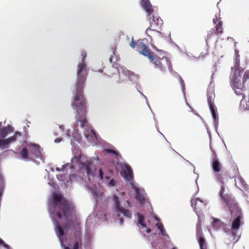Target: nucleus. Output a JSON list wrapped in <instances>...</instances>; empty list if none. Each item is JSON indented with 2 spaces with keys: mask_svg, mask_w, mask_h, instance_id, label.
I'll return each instance as SVG.
<instances>
[{
  "mask_svg": "<svg viewBox=\"0 0 249 249\" xmlns=\"http://www.w3.org/2000/svg\"><path fill=\"white\" fill-rule=\"evenodd\" d=\"M105 178H106V179H109V177H107V176H106V177H105Z\"/></svg>",
  "mask_w": 249,
  "mask_h": 249,
  "instance_id": "47",
  "label": "nucleus"
},
{
  "mask_svg": "<svg viewBox=\"0 0 249 249\" xmlns=\"http://www.w3.org/2000/svg\"><path fill=\"white\" fill-rule=\"evenodd\" d=\"M113 201L115 204L116 209L118 212L122 213L124 216L130 218L132 215L131 212L128 210L124 209L121 206L119 202V198L116 196H113Z\"/></svg>",
  "mask_w": 249,
  "mask_h": 249,
  "instance_id": "15",
  "label": "nucleus"
},
{
  "mask_svg": "<svg viewBox=\"0 0 249 249\" xmlns=\"http://www.w3.org/2000/svg\"><path fill=\"white\" fill-rule=\"evenodd\" d=\"M29 147L31 154L34 155V157L38 158L41 156L40 146L39 145L31 144Z\"/></svg>",
  "mask_w": 249,
  "mask_h": 249,
  "instance_id": "21",
  "label": "nucleus"
},
{
  "mask_svg": "<svg viewBox=\"0 0 249 249\" xmlns=\"http://www.w3.org/2000/svg\"><path fill=\"white\" fill-rule=\"evenodd\" d=\"M73 160H77V161H78L79 160V158H78L77 157H74L73 159H72Z\"/></svg>",
  "mask_w": 249,
  "mask_h": 249,
  "instance_id": "45",
  "label": "nucleus"
},
{
  "mask_svg": "<svg viewBox=\"0 0 249 249\" xmlns=\"http://www.w3.org/2000/svg\"><path fill=\"white\" fill-rule=\"evenodd\" d=\"M133 73L130 71H127V74L128 75H132Z\"/></svg>",
  "mask_w": 249,
  "mask_h": 249,
  "instance_id": "44",
  "label": "nucleus"
},
{
  "mask_svg": "<svg viewBox=\"0 0 249 249\" xmlns=\"http://www.w3.org/2000/svg\"><path fill=\"white\" fill-rule=\"evenodd\" d=\"M154 65V68L159 69L161 72H164L166 70L172 71V64L169 59L164 56V52L160 51V55L153 53L148 58Z\"/></svg>",
  "mask_w": 249,
  "mask_h": 249,
  "instance_id": "2",
  "label": "nucleus"
},
{
  "mask_svg": "<svg viewBox=\"0 0 249 249\" xmlns=\"http://www.w3.org/2000/svg\"><path fill=\"white\" fill-rule=\"evenodd\" d=\"M132 188L135 191V198L141 204H143L145 203V199L144 195L141 193L139 188L133 186Z\"/></svg>",
  "mask_w": 249,
  "mask_h": 249,
  "instance_id": "23",
  "label": "nucleus"
},
{
  "mask_svg": "<svg viewBox=\"0 0 249 249\" xmlns=\"http://www.w3.org/2000/svg\"><path fill=\"white\" fill-rule=\"evenodd\" d=\"M217 21V18L216 17H215L214 18H213V22L214 24H215Z\"/></svg>",
  "mask_w": 249,
  "mask_h": 249,
  "instance_id": "42",
  "label": "nucleus"
},
{
  "mask_svg": "<svg viewBox=\"0 0 249 249\" xmlns=\"http://www.w3.org/2000/svg\"><path fill=\"white\" fill-rule=\"evenodd\" d=\"M89 69L86 62L78 63L77 67L76 80L74 87L84 88L89 74Z\"/></svg>",
  "mask_w": 249,
  "mask_h": 249,
  "instance_id": "5",
  "label": "nucleus"
},
{
  "mask_svg": "<svg viewBox=\"0 0 249 249\" xmlns=\"http://www.w3.org/2000/svg\"><path fill=\"white\" fill-rule=\"evenodd\" d=\"M64 249H69V247H66L64 245Z\"/></svg>",
  "mask_w": 249,
  "mask_h": 249,
  "instance_id": "46",
  "label": "nucleus"
},
{
  "mask_svg": "<svg viewBox=\"0 0 249 249\" xmlns=\"http://www.w3.org/2000/svg\"><path fill=\"white\" fill-rule=\"evenodd\" d=\"M150 26L146 29V33L148 35L151 31L160 32L163 25L161 18L156 14L150 17Z\"/></svg>",
  "mask_w": 249,
  "mask_h": 249,
  "instance_id": "8",
  "label": "nucleus"
},
{
  "mask_svg": "<svg viewBox=\"0 0 249 249\" xmlns=\"http://www.w3.org/2000/svg\"><path fill=\"white\" fill-rule=\"evenodd\" d=\"M79 166L80 172L83 173H86L89 177L94 176L95 165L92 161L89 160H86L85 161H80Z\"/></svg>",
  "mask_w": 249,
  "mask_h": 249,
  "instance_id": "9",
  "label": "nucleus"
},
{
  "mask_svg": "<svg viewBox=\"0 0 249 249\" xmlns=\"http://www.w3.org/2000/svg\"><path fill=\"white\" fill-rule=\"evenodd\" d=\"M237 89H235V92L236 95H242L243 99L245 98V96L243 93H242V91L243 90H241V89H238L237 88H236Z\"/></svg>",
  "mask_w": 249,
  "mask_h": 249,
  "instance_id": "34",
  "label": "nucleus"
},
{
  "mask_svg": "<svg viewBox=\"0 0 249 249\" xmlns=\"http://www.w3.org/2000/svg\"><path fill=\"white\" fill-rule=\"evenodd\" d=\"M109 171L111 173V174H112V171L109 170Z\"/></svg>",
  "mask_w": 249,
  "mask_h": 249,
  "instance_id": "48",
  "label": "nucleus"
},
{
  "mask_svg": "<svg viewBox=\"0 0 249 249\" xmlns=\"http://www.w3.org/2000/svg\"><path fill=\"white\" fill-rule=\"evenodd\" d=\"M225 188L224 185L221 186L219 194L223 202L227 206L229 210L232 214L234 211L237 209V204L231 195L228 194H225Z\"/></svg>",
  "mask_w": 249,
  "mask_h": 249,
  "instance_id": "6",
  "label": "nucleus"
},
{
  "mask_svg": "<svg viewBox=\"0 0 249 249\" xmlns=\"http://www.w3.org/2000/svg\"><path fill=\"white\" fill-rule=\"evenodd\" d=\"M81 56L82 57V60L81 62H85V59L87 57V53L85 51H82L81 52Z\"/></svg>",
  "mask_w": 249,
  "mask_h": 249,
  "instance_id": "36",
  "label": "nucleus"
},
{
  "mask_svg": "<svg viewBox=\"0 0 249 249\" xmlns=\"http://www.w3.org/2000/svg\"><path fill=\"white\" fill-rule=\"evenodd\" d=\"M130 45L132 48L139 52L141 54L147 57L148 58L153 53L142 40L134 41L133 39Z\"/></svg>",
  "mask_w": 249,
  "mask_h": 249,
  "instance_id": "7",
  "label": "nucleus"
},
{
  "mask_svg": "<svg viewBox=\"0 0 249 249\" xmlns=\"http://www.w3.org/2000/svg\"><path fill=\"white\" fill-rule=\"evenodd\" d=\"M192 206L194 207L196 213L200 214L205 208L206 204L198 198H193L191 201Z\"/></svg>",
  "mask_w": 249,
  "mask_h": 249,
  "instance_id": "13",
  "label": "nucleus"
},
{
  "mask_svg": "<svg viewBox=\"0 0 249 249\" xmlns=\"http://www.w3.org/2000/svg\"><path fill=\"white\" fill-rule=\"evenodd\" d=\"M80 112H81L78 111L76 112L75 119L78 123H80V126L82 128H84L88 124V123L86 119V113H81L82 114H80Z\"/></svg>",
  "mask_w": 249,
  "mask_h": 249,
  "instance_id": "18",
  "label": "nucleus"
},
{
  "mask_svg": "<svg viewBox=\"0 0 249 249\" xmlns=\"http://www.w3.org/2000/svg\"><path fill=\"white\" fill-rule=\"evenodd\" d=\"M99 175L101 179H103L104 178V173L102 169H100L99 171Z\"/></svg>",
  "mask_w": 249,
  "mask_h": 249,
  "instance_id": "38",
  "label": "nucleus"
},
{
  "mask_svg": "<svg viewBox=\"0 0 249 249\" xmlns=\"http://www.w3.org/2000/svg\"><path fill=\"white\" fill-rule=\"evenodd\" d=\"M12 131V128L11 126L8 125L7 126L4 127L0 132V138H5L8 135V134Z\"/></svg>",
  "mask_w": 249,
  "mask_h": 249,
  "instance_id": "25",
  "label": "nucleus"
},
{
  "mask_svg": "<svg viewBox=\"0 0 249 249\" xmlns=\"http://www.w3.org/2000/svg\"><path fill=\"white\" fill-rule=\"evenodd\" d=\"M156 226L157 227V228L159 230H160L161 234H162V235L165 236H166L167 235L166 231H165V229L164 228V226H163V225H162V223H158L156 224Z\"/></svg>",
  "mask_w": 249,
  "mask_h": 249,
  "instance_id": "28",
  "label": "nucleus"
},
{
  "mask_svg": "<svg viewBox=\"0 0 249 249\" xmlns=\"http://www.w3.org/2000/svg\"><path fill=\"white\" fill-rule=\"evenodd\" d=\"M84 88L74 87L71 106L76 112L87 113V101L84 95Z\"/></svg>",
  "mask_w": 249,
  "mask_h": 249,
  "instance_id": "3",
  "label": "nucleus"
},
{
  "mask_svg": "<svg viewBox=\"0 0 249 249\" xmlns=\"http://www.w3.org/2000/svg\"><path fill=\"white\" fill-rule=\"evenodd\" d=\"M243 72V70L242 69H235L233 73L231 74L230 77L232 86L241 90H244L246 86L249 85V70L245 72L241 82V78Z\"/></svg>",
  "mask_w": 249,
  "mask_h": 249,
  "instance_id": "4",
  "label": "nucleus"
},
{
  "mask_svg": "<svg viewBox=\"0 0 249 249\" xmlns=\"http://www.w3.org/2000/svg\"><path fill=\"white\" fill-rule=\"evenodd\" d=\"M241 217L238 216L232 222L231 229H229L227 231V233L231 236L233 240H235L236 237L238 236L237 230L241 226Z\"/></svg>",
  "mask_w": 249,
  "mask_h": 249,
  "instance_id": "10",
  "label": "nucleus"
},
{
  "mask_svg": "<svg viewBox=\"0 0 249 249\" xmlns=\"http://www.w3.org/2000/svg\"><path fill=\"white\" fill-rule=\"evenodd\" d=\"M221 225V222L219 219H213L212 224L213 228L217 229Z\"/></svg>",
  "mask_w": 249,
  "mask_h": 249,
  "instance_id": "29",
  "label": "nucleus"
},
{
  "mask_svg": "<svg viewBox=\"0 0 249 249\" xmlns=\"http://www.w3.org/2000/svg\"><path fill=\"white\" fill-rule=\"evenodd\" d=\"M105 150H106V152L107 153L112 154L115 155L116 156H118V152H116L115 150H112V149H107Z\"/></svg>",
  "mask_w": 249,
  "mask_h": 249,
  "instance_id": "35",
  "label": "nucleus"
},
{
  "mask_svg": "<svg viewBox=\"0 0 249 249\" xmlns=\"http://www.w3.org/2000/svg\"><path fill=\"white\" fill-rule=\"evenodd\" d=\"M91 135H92L94 138L97 139V136L96 132L92 129H91L90 131H86L84 132L85 137L88 140H91Z\"/></svg>",
  "mask_w": 249,
  "mask_h": 249,
  "instance_id": "27",
  "label": "nucleus"
},
{
  "mask_svg": "<svg viewBox=\"0 0 249 249\" xmlns=\"http://www.w3.org/2000/svg\"><path fill=\"white\" fill-rule=\"evenodd\" d=\"M61 141V139H56L54 141L55 142H59Z\"/></svg>",
  "mask_w": 249,
  "mask_h": 249,
  "instance_id": "43",
  "label": "nucleus"
},
{
  "mask_svg": "<svg viewBox=\"0 0 249 249\" xmlns=\"http://www.w3.org/2000/svg\"><path fill=\"white\" fill-rule=\"evenodd\" d=\"M0 148H1V149L6 148L4 139H3V140L0 139Z\"/></svg>",
  "mask_w": 249,
  "mask_h": 249,
  "instance_id": "37",
  "label": "nucleus"
},
{
  "mask_svg": "<svg viewBox=\"0 0 249 249\" xmlns=\"http://www.w3.org/2000/svg\"><path fill=\"white\" fill-rule=\"evenodd\" d=\"M235 184L236 186L241 190L248 191L249 187L246 181L240 176H238L235 178Z\"/></svg>",
  "mask_w": 249,
  "mask_h": 249,
  "instance_id": "17",
  "label": "nucleus"
},
{
  "mask_svg": "<svg viewBox=\"0 0 249 249\" xmlns=\"http://www.w3.org/2000/svg\"><path fill=\"white\" fill-rule=\"evenodd\" d=\"M141 5L148 16H150L154 12V10L149 0H141Z\"/></svg>",
  "mask_w": 249,
  "mask_h": 249,
  "instance_id": "19",
  "label": "nucleus"
},
{
  "mask_svg": "<svg viewBox=\"0 0 249 249\" xmlns=\"http://www.w3.org/2000/svg\"><path fill=\"white\" fill-rule=\"evenodd\" d=\"M138 224L141 225L144 222V217L140 213H138Z\"/></svg>",
  "mask_w": 249,
  "mask_h": 249,
  "instance_id": "33",
  "label": "nucleus"
},
{
  "mask_svg": "<svg viewBox=\"0 0 249 249\" xmlns=\"http://www.w3.org/2000/svg\"><path fill=\"white\" fill-rule=\"evenodd\" d=\"M51 207L53 209L52 214L53 217L62 222L60 224L57 220L54 221L55 231L61 244H63L65 239L64 231H67L72 225L75 237L73 249H78L79 245H82L80 223L77 218L71 219V204L62 195L54 194L53 196Z\"/></svg>",
  "mask_w": 249,
  "mask_h": 249,
  "instance_id": "1",
  "label": "nucleus"
},
{
  "mask_svg": "<svg viewBox=\"0 0 249 249\" xmlns=\"http://www.w3.org/2000/svg\"><path fill=\"white\" fill-rule=\"evenodd\" d=\"M122 174L124 178L127 181H131L133 178V172L130 166L125 163H121Z\"/></svg>",
  "mask_w": 249,
  "mask_h": 249,
  "instance_id": "11",
  "label": "nucleus"
},
{
  "mask_svg": "<svg viewBox=\"0 0 249 249\" xmlns=\"http://www.w3.org/2000/svg\"><path fill=\"white\" fill-rule=\"evenodd\" d=\"M215 178L223 185L231 178L228 172L224 168L214 174Z\"/></svg>",
  "mask_w": 249,
  "mask_h": 249,
  "instance_id": "14",
  "label": "nucleus"
},
{
  "mask_svg": "<svg viewBox=\"0 0 249 249\" xmlns=\"http://www.w3.org/2000/svg\"><path fill=\"white\" fill-rule=\"evenodd\" d=\"M223 30L222 21H219L218 23L216 24V26L212 29L211 33L208 35V37H211L212 35L213 34V32H214V34H216L217 36H219L222 34Z\"/></svg>",
  "mask_w": 249,
  "mask_h": 249,
  "instance_id": "22",
  "label": "nucleus"
},
{
  "mask_svg": "<svg viewBox=\"0 0 249 249\" xmlns=\"http://www.w3.org/2000/svg\"><path fill=\"white\" fill-rule=\"evenodd\" d=\"M115 185V180L113 179H111L108 183V186L112 187Z\"/></svg>",
  "mask_w": 249,
  "mask_h": 249,
  "instance_id": "39",
  "label": "nucleus"
},
{
  "mask_svg": "<svg viewBox=\"0 0 249 249\" xmlns=\"http://www.w3.org/2000/svg\"><path fill=\"white\" fill-rule=\"evenodd\" d=\"M0 245H2L5 247L6 246V245L5 244L4 242L1 239H0Z\"/></svg>",
  "mask_w": 249,
  "mask_h": 249,
  "instance_id": "41",
  "label": "nucleus"
},
{
  "mask_svg": "<svg viewBox=\"0 0 249 249\" xmlns=\"http://www.w3.org/2000/svg\"><path fill=\"white\" fill-rule=\"evenodd\" d=\"M56 170L59 171V169L56 168Z\"/></svg>",
  "mask_w": 249,
  "mask_h": 249,
  "instance_id": "49",
  "label": "nucleus"
},
{
  "mask_svg": "<svg viewBox=\"0 0 249 249\" xmlns=\"http://www.w3.org/2000/svg\"><path fill=\"white\" fill-rule=\"evenodd\" d=\"M29 152L28 149L24 147L23 148L21 151L20 152V156L24 159H27L28 158Z\"/></svg>",
  "mask_w": 249,
  "mask_h": 249,
  "instance_id": "30",
  "label": "nucleus"
},
{
  "mask_svg": "<svg viewBox=\"0 0 249 249\" xmlns=\"http://www.w3.org/2000/svg\"><path fill=\"white\" fill-rule=\"evenodd\" d=\"M243 103V101L241 102V105L243 107L244 110H249V97L248 101L246 102L245 103Z\"/></svg>",
  "mask_w": 249,
  "mask_h": 249,
  "instance_id": "31",
  "label": "nucleus"
},
{
  "mask_svg": "<svg viewBox=\"0 0 249 249\" xmlns=\"http://www.w3.org/2000/svg\"><path fill=\"white\" fill-rule=\"evenodd\" d=\"M119 221V223H120V224H122L124 222V219L122 217L121 218H119L118 219Z\"/></svg>",
  "mask_w": 249,
  "mask_h": 249,
  "instance_id": "40",
  "label": "nucleus"
},
{
  "mask_svg": "<svg viewBox=\"0 0 249 249\" xmlns=\"http://www.w3.org/2000/svg\"><path fill=\"white\" fill-rule=\"evenodd\" d=\"M215 95L213 93H208L207 94V101L212 114L213 118L214 121L217 119V114L216 113V108L214 104V99Z\"/></svg>",
  "mask_w": 249,
  "mask_h": 249,
  "instance_id": "12",
  "label": "nucleus"
},
{
  "mask_svg": "<svg viewBox=\"0 0 249 249\" xmlns=\"http://www.w3.org/2000/svg\"><path fill=\"white\" fill-rule=\"evenodd\" d=\"M212 166L214 174L224 168L215 154L212 160Z\"/></svg>",
  "mask_w": 249,
  "mask_h": 249,
  "instance_id": "20",
  "label": "nucleus"
},
{
  "mask_svg": "<svg viewBox=\"0 0 249 249\" xmlns=\"http://www.w3.org/2000/svg\"><path fill=\"white\" fill-rule=\"evenodd\" d=\"M196 237L200 247V249H207L206 240L203 236L201 228H197Z\"/></svg>",
  "mask_w": 249,
  "mask_h": 249,
  "instance_id": "16",
  "label": "nucleus"
},
{
  "mask_svg": "<svg viewBox=\"0 0 249 249\" xmlns=\"http://www.w3.org/2000/svg\"><path fill=\"white\" fill-rule=\"evenodd\" d=\"M18 136L19 137L21 136V133L17 131L13 136L7 139H4L6 148L8 147V145L10 143H13L17 141Z\"/></svg>",
  "mask_w": 249,
  "mask_h": 249,
  "instance_id": "24",
  "label": "nucleus"
},
{
  "mask_svg": "<svg viewBox=\"0 0 249 249\" xmlns=\"http://www.w3.org/2000/svg\"><path fill=\"white\" fill-rule=\"evenodd\" d=\"M234 54H235V58H234V61H235V69H242L241 68H240V55L239 54V52L238 50H235L234 51Z\"/></svg>",
  "mask_w": 249,
  "mask_h": 249,
  "instance_id": "26",
  "label": "nucleus"
},
{
  "mask_svg": "<svg viewBox=\"0 0 249 249\" xmlns=\"http://www.w3.org/2000/svg\"><path fill=\"white\" fill-rule=\"evenodd\" d=\"M141 228L145 231L147 233H149L151 231V230L149 228L147 227L144 223L141 224Z\"/></svg>",
  "mask_w": 249,
  "mask_h": 249,
  "instance_id": "32",
  "label": "nucleus"
}]
</instances>
